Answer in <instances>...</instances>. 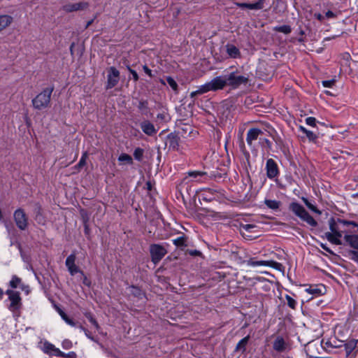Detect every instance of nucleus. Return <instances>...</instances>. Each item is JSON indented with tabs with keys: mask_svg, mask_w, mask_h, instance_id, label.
<instances>
[{
	"mask_svg": "<svg viewBox=\"0 0 358 358\" xmlns=\"http://www.w3.org/2000/svg\"><path fill=\"white\" fill-rule=\"evenodd\" d=\"M71 345H72L71 342L68 340H66L62 343L63 348H66V349L71 348Z\"/></svg>",
	"mask_w": 358,
	"mask_h": 358,
	"instance_id": "de8ad7c7",
	"label": "nucleus"
},
{
	"mask_svg": "<svg viewBox=\"0 0 358 358\" xmlns=\"http://www.w3.org/2000/svg\"><path fill=\"white\" fill-rule=\"evenodd\" d=\"M350 254L351 255V259L358 263V252L351 251Z\"/></svg>",
	"mask_w": 358,
	"mask_h": 358,
	"instance_id": "37998d69",
	"label": "nucleus"
},
{
	"mask_svg": "<svg viewBox=\"0 0 358 358\" xmlns=\"http://www.w3.org/2000/svg\"><path fill=\"white\" fill-rule=\"evenodd\" d=\"M259 143L262 144L266 143L268 146H270L271 142L266 138H259Z\"/></svg>",
	"mask_w": 358,
	"mask_h": 358,
	"instance_id": "3c124183",
	"label": "nucleus"
},
{
	"mask_svg": "<svg viewBox=\"0 0 358 358\" xmlns=\"http://www.w3.org/2000/svg\"><path fill=\"white\" fill-rule=\"evenodd\" d=\"M187 174L189 176L193 177L194 178L196 179L197 181L200 182V178L205 176L206 175V173L199 171H189Z\"/></svg>",
	"mask_w": 358,
	"mask_h": 358,
	"instance_id": "bb28decb",
	"label": "nucleus"
},
{
	"mask_svg": "<svg viewBox=\"0 0 358 358\" xmlns=\"http://www.w3.org/2000/svg\"><path fill=\"white\" fill-rule=\"evenodd\" d=\"M314 16L320 21L323 20V19L324 18V17L320 13H315Z\"/></svg>",
	"mask_w": 358,
	"mask_h": 358,
	"instance_id": "4d7b16f0",
	"label": "nucleus"
},
{
	"mask_svg": "<svg viewBox=\"0 0 358 358\" xmlns=\"http://www.w3.org/2000/svg\"><path fill=\"white\" fill-rule=\"evenodd\" d=\"M265 0H259L257 2L254 3H249L248 6V9L251 10H260L264 8Z\"/></svg>",
	"mask_w": 358,
	"mask_h": 358,
	"instance_id": "a878e982",
	"label": "nucleus"
},
{
	"mask_svg": "<svg viewBox=\"0 0 358 358\" xmlns=\"http://www.w3.org/2000/svg\"><path fill=\"white\" fill-rule=\"evenodd\" d=\"M88 4L86 2L69 3L63 6V10L66 12H74L83 10L87 8Z\"/></svg>",
	"mask_w": 358,
	"mask_h": 358,
	"instance_id": "ddd939ff",
	"label": "nucleus"
},
{
	"mask_svg": "<svg viewBox=\"0 0 358 358\" xmlns=\"http://www.w3.org/2000/svg\"><path fill=\"white\" fill-rule=\"evenodd\" d=\"M262 134H263V131L259 129H257V128L250 129L247 132V136H246L247 143L250 146H252L253 142L255 141H257V139L259 140V138H261Z\"/></svg>",
	"mask_w": 358,
	"mask_h": 358,
	"instance_id": "9d476101",
	"label": "nucleus"
},
{
	"mask_svg": "<svg viewBox=\"0 0 358 358\" xmlns=\"http://www.w3.org/2000/svg\"><path fill=\"white\" fill-rule=\"evenodd\" d=\"M249 3H236V5L240 8H248V6Z\"/></svg>",
	"mask_w": 358,
	"mask_h": 358,
	"instance_id": "6e6d98bb",
	"label": "nucleus"
},
{
	"mask_svg": "<svg viewBox=\"0 0 358 358\" xmlns=\"http://www.w3.org/2000/svg\"><path fill=\"white\" fill-rule=\"evenodd\" d=\"M320 246H321V248H322V249H324V250H326L327 252H329V253H332V252L329 249V248H328V247H327V245H326L325 244L322 243V244L320 245Z\"/></svg>",
	"mask_w": 358,
	"mask_h": 358,
	"instance_id": "bf43d9fd",
	"label": "nucleus"
},
{
	"mask_svg": "<svg viewBox=\"0 0 358 358\" xmlns=\"http://www.w3.org/2000/svg\"><path fill=\"white\" fill-rule=\"evenodd\" d=\"M226 50L228 55L231 58H238L241 57L239 50L232 44H227L226 45Z\"/></svg>",
	"mask_w": 358,
	"mask_h": 358,
	"instance_id": "6ab92c4d",
	"label": "nucleus"
},
{
	"mask_svg": "<svg viewBox=\"0 0 358 358\" xmlns=\"http://www.w3.org/2000/svg\"><path fill=\"white\" fill-rule=\"evenodd\" d=\"M14 220L17 227L21 230H25L28 226V219L22 209H17L14 213Z\"/></svg>",
	"mask_w": 358,
	"mask_h": 358,
	"instance_id": "423d86ee",
	"label": "nucleus"
},
{
	"mask_svg": "<svg viewBox=\"0 0 358 358\" xmlns=\"http://www.w3.org/2000/svg\"><path fill=\"white\" fill-rule=\"evenodd\" d=\"M274 30L279 31V32H282L285 34H287L291 32L292 29H291L290 26H289V25H282V26L274 27Z\"/></svg>",
	"mask_w": 358,
	"mask_h": 358,
	"instance_id": "c756f323",
	"label": "nucleus"
},
{
	"mask_svg": "<svg viewBox=\"0 0 358 358\" xmlns=\"http://www.w3.org/2000/svg\"><path fill=\"white\" fill-rule=\"evenodd\" d=\"M129 71H130L131 73L132 74L134 80H137L138 78L137 73L135 71H134V70H132L131 69H129Z\"/></svg>",
	"mask_w": 358,
	"mask_h": 358,
	"instance_id": "5fc2aeb1",
	"label": "nucleus"
},
{
	"mask_svg": "<svg viewBox=\"0 0 358 358\" xmlns=\"http://www.w3.org/2000/svg\"><path fill=\"white\" fill-rule=\"evenodd\" d=\"M80 329H81L82 331H84V333H85V336H86L88 338H90V340H92V341H94V337L91 336V334H90V333L89 332V331H87V329H85V328H83V327H80Z\"/></svg>",
	"mask_w": 358,
	"mask_h": 358,
	"instance_id": "49530a36",
	"label": "nucleus"
},
{
	"mask_svg": "<svg viewBox=\"0 0 358 358\" xmlns=\"http://www.w3.org/2000/svg\"><path fill=\"white\" fill-rule=\"evenodd\" d=\"M85 232L88 233V227L87 225H85Z\"/></svg>",
	"mask_w": 358,
	"mask_h": 358,
	"instance_id": "e2e57ef3",
	"label": "nucleus"
},
{
	"mask_svg": "<svg viewBox=\"0 0 358 358\" xmlns=\"http://www.w3.org/2000/svg\"><path fill=\"white\" fill-rule=\"evenodd\" d=\"M254 226L252 224H245L243 226V229L247 231H250L251 229H252Z\"/></svg>",
	"mask_w": 358,
	"mask_h": 358,
	"instance_id": "864d4df0",
	"label": "nucleus"
},
{
	"mask_svg": "<svg viewBox=\"0 0 358 358\" xmlns=\"http://www.w3.org/2000/svg\"><path fill=\"white\" fill-rule=\"evenodd\" d=\"M357 342V340H352L348 343L347 346L348 348L352 350L356 347Z\"/></svg>",
	"mask_w": 358,
	"mask_h": 358,
	"instance_id": "c03bdc74",
	"label": "nucleus"
},
{
	"mask_svg": "<svg viewBox=\"0 0 358 358\" xmlns=\"http://www.w3.org/2000/svg\"><path fill=\"white\" fill-rule=\"evenodd\" d=\"M226 86H229L232 89H236L241 85H245L249 80V76L247 74L241 75L238 69L224 75Z\"/></svg>",
	"mask_w": 358,
	"mask_h": 358,
	"instance_id": "7ed1b4c3",
	"label": "nucleus"
},
{
	"mask_svg": "<svg viewBox=\"0 0 358 358\" xmlns=\"http://www.w3.org/2000/svg\"><path fill=\"white\" fill-rule=\"evenodd\" d=\"M247 265L252 267L270 266L273 268H278L280 266V264L274 261H254L252 259H250L247 262Z\"/></svg>",
	"mask_w": 358,
	"mask_h": 358,
	"instance_id": "4468645a",
	"label": "nucleus"
},
{
	"mask_svg": "<svg viewBox=\"0 0 358 358\" xmlns=\"http://www.w3.org/2000/svg\"><path fill=\"white\" fill-rule=\"evenodd\" d=\"M120 73L114 67H110L108 75L107 88H112L115 86L119 81Z\"/></svg>",
	"mask_w": 358,
	"mask_h": 358,
	"instance_id": "9b49d317",
	"label": "nucleus"
},
{
	"mask_svg": "<svg viewBox=\"0 0 358 358\" xmlns=\"http://www.w3.org/2000/svg\"><path fill=\"white\" fill-rule=\"evenodd\" d=\"M179 138L176 134H169L164 139V149L177 150L179 145Z\"/></svg>",
	"mask_w": 358,
	"mask_h": 358,
	"instance_id": "6e6552de",
	"label": "nucleus"
},
{
	"mask_svg": "<svg viewBox=\"0 0 358 358\" xmlns=\"http://www.w3.org/2000/svg\"><path fill=\"white\" fill-rule=\"evenodd\" d=\"M199 251H197V250H194V251H192V252H190V254H191L192 255H197V254H199Z\"/></svg>",
	"mask_w": 358,
	"mask_h": 358,
	"instance_id": "052dcab7",
	"label": "nucleus"
},
{
	"mask_svg": "<svg viewBox=\"0 0 358 358\" xmlns=\"http://www.w3.org/2000/svg\"><path fill=\"white\" fill-rule=\"evenodd\" d=\"M322 83L324 87H332L335 83V80H324Z\"/></svg>",
	"mask_w": 358,
	"mask_h": 358,
	"instance_id": "a19ab883",
	"label": "nucleus"
},
{
	"mask_svg": "<svg viewBox=\"0 0 358 358\" xmlns=\"http://www.w3.org/2000/svg\"><path fill=\"white\" fill-rule=\"evenodd\" d=\"M357 316H358V312H357Z\"/></svg>",
	"mask_w": 358,
	"mask_h": 358,
	"instance_id": "338daca9",
	"label": "nucleus"
},
{
	"mask_svg": "<svg viewBox=\"0 0 358 358\" xmlns=\"http://www.w3.org/2000/svg\"><path fill=\"white\" fill-rule=\"evenodd\" d=\"M89 320H90V322L94 326V327L96 329H99V324L98 323L96 322V321L92 317H88Z\"/></svg>",
	"mask_w": 358,
	"mask_h": 358,
	"instance_id": "8fccbe9b",
	"label": "nucleus"
},
{
	"mask_svg": "<svg viewBox=\"0 0 358 358\" xmlns=\"http://www.w3.org/2000/svg\"><path fill=\"white\" fill-rule=\"evenodd\" d=\"M129 293L133 294L134 296H140L141 295V290L136 287H130L128 288Z\"/></svg>",
	"mask_w": 358,
	"mask_h": 358,
	"instance_id": "e433bc0d",
	"label": "nucleus"
},
{
	"mask_svg": "<svg viewBox=\"0 0 358 358\" xmlns=\"http://www.w3.org/2000/svg\"><path fill=\"white\" fill-rule=\"evenodd\" d=\"M150 254L152 257V261L155 264L157 261V245L153 244L150 246Z\"/></svg>",
	"mask_w": 358,
	"mask_h": 358,
	"instance_id": "72a5a7b5",
	"label": "nucleus"
},
{
	"mask_svg": "<svg viewBox=\"0 0 358 358\" xmlns=\"http://www.w3.org/2000/svg\"><path fill=\"white\" fill-rule=\"evenodd\" d=\"M273 348L278 352H283L289 349V345L282 336H278L273 343Z\"/></svg>",
	"mask_w": 358,
	"mask_h": 358,
	"instance_id": "f8f14e48",
	"label": "nucleus"
},
{
	"mask_svg": "<svg viewBox=\"0 0 358 358\" xmlns=\"http://www.w3.org/2000/svg\"><path fill=\"white\" fill-rule=\"evenodd\" d=\"M41 350L45 354L51 356L58 357L59 355H64L63 352H62L59 348H56L53 344L48 341H44L42 343Z\"/></svg>",
	"mask_w": 358,
	"mask_h": 358,
	"instance_id": "1a4fd4ad",
	"label": "nucleus"
},
{
	"mask_svg": "<svg viewBox=\"0 0 358 358\" xmlns=\"http://www.w3.org/2000/svg\"><path fill=\"white\" fill-rule=\"evenodd\" d=\"M159 82L162 83V85H166V83L169 84V85L171 87V89L175 91V92H177L178 90V84L175 81L174 79H173L171 77H167L166 78V80L162 79L159 80Z\"/></svg>",
	"mask_w": 358,
	"mask_h": 358,
	"instance_id": "b1692460",
	"label": "nucleus"
},
{
	"mask_svg": "<svg viewBox=\"0 0 358 358\" xmlns=\"http://www.w3.org/2000/svg\"><path fill=\"white\" fill-rule=\"evenodd\" d=\"M336 16V15L332 11H327L325 13V17L327 18H334Z\"/></svg>",
	"mask_w": 358,
	"mask_h": 358,
	"instance_id": "603ef678",
	"label": "nucleus"
},
{
	"mask_svg": "<svg viewBox=\"0 0 358 358\" xmlns=\"http://www.w3.org/2000/svg\"><path fill=\"white\" fill-rule=\"evenodd\" d=\"M20 278H17V276H13L11 280L10 281V285L12 288H16L20 286Z\"/></svg>",
	"mask_w": 358,
	"mask_h": 358,
	"instance_id": "f704fd0d",
	"label": "nucleus"
},
{
	"mask_svg": "<svg viewBox=\"0 0 358 358\" xmlns=\"http://www.w3.org/2000/svg\"><path fill=\"white\" fill-rule=\"evenodd\" d=\"M143 70L145 72L146 74H148L149 76H151V70L149 69L146 66H143Z\"/></svg>",
	"mask_w": 358,
	"mask_h": 358,
	"instance_id": "13d9d810",
	"label": "nucleus"
},
{
	"mask_svg": "<svg viewBox=\"0 0 358 358\" xmlns=\"http://www.w3.org/2000/svg\"><path fill=\"white\" fill-rule=\"evenodd\" d=\"M3 294V290L0 288V300L2 299Z\"/></svg>",
	"mask_w": 358,
	"mask_h": 358,
	"instance_id": "680f3d73",
	"label": "nucleus"
},
{
	"mask_svg": "<svg viewBox=\"0 0 358 358\" xmlns=\"http://www.w3.org/2000/svg\"><path fill=\"white\" fill-rule=\"evenodd\" d=\"M171 120L168 109L164 106L158 107V125L167 123ZM159 126H158V129Z\"/></svg>",
	"mask_w": 358,
	"mask_h": 358,
	"instance_id": "dca6fc26",
	"label": "nucleus"
},
{
	"mask_svg": "<svg viewBox=\"0 0 358 358\" xmlns=\"http://www.w3.org/2000/svg\"><path fill=\"white\" fill-rule=\"evenodd\" d=\"M329 225L330 231L325 232L324 237L328 240L331 243L338 245H341V237L343 236V231L341 226L358 227V224L353 221H347L344 220L338 219L336 220L331 217L329 220Z\"/></svg>",
	"mask_w": 358,
	"mask_h": 358,
	"instance_id": "f257e3e1",
	"label": "nucleus"
},
{
	"mask_svg": "<svg viewBox=\"0 0 358 358\" xmlns=\"http://www.w3.org/2000/svg\"><path fill=\"white\" fill-rule=\"evenodd\" d=\"M173 243L176 247L182 249L187 246V238L185 236H180L176 239H173Z\"/></svg>",
	"mask_w": 358,
	"mask_h": 358,
	"instance_id": "5701e85b",
	"label": "nucleus"
},
{
	"mask_svg": "<svg viewBox=\"0 0 358 358\" xmlns=\"http://www.w3.org/2000/svg\"><path fill=\"white\" fill-rule=\"evenodd\" d=\"M141 129L148 135H152L155 132V127L149 122H143L141 124Z\"/></svg>",
	"mask_w": 358,
	"mask_h": 358,
	"instance_id": "4be33fe9",
	"label": "nucleus"
},
{
	"mask_svg": "<svg viewBox=\"0 0 358 358\" xmlns=\"http://www.w3.org/2000/svg\"><path fill=\"white\" fill-rule=\"evenodd\" d=\"M286 358H290V357H286Z\"/></svg>",
	"mask_w": 358,
	"mask_h": 358,
	"instance_id": "69168bd1",
	"label": "nucleus"
},
{
	"mask_svg": "<svg viewBox=\"0 0 358 358\" xmlns=\"http://www.w3.org/2000/svg\"><path fill=\"white\" fill-rule=\"evenodd\" d=\"M164 130H165V129H164L162 131H164ZM162 133H163V132H162ZM160 136H161V138H163V137H162V134H160Z\"/></svg>",
	"mask_w": 358,
	"mask_h": 358,
	"instance_id": "0e129e2a",
	"label": "nucleus"
},
{
	"mask_svg": "<svg viewBox=\"0 0 358 358\" xmlns=\"http://www.w3.org/2000/svg\"><path fill=\"white\" fill-rule=\"evenodd\" d=\"M118 160L122 163L131 164L132 158L127 154H122L118 157Z\"/></svg>",
	"mask_w": 358,
	"mask_h": 358,
	"instance_id": "7c9ffc66",
	"label": "nucleus"
},
{
	"mask_svg": "<svg viewBox=\"0 0 358 358\" xmlns=\"http://www.w3.org/2000/svg\"><path fill=\"white\" fill-rule=\"evenodd\" d=\"M306 123L311 127L316 126V119L313 117H308L306 119Z\"/></svg>",
	"mask_w": 358,
	"mask_h": 358,
	"instance_id": "58836bf2",
	"label": "nucleus"
},
{
	"mask_svg": "<svg viewBox=\"0 0 358 358\" xmlns=\"http://www.w3.org/2000/svg\"><path fill=\"white\" fill-rule=\"evenodd\" d=\"M13 22V17L9 15H0V32L9 27Z\"/></svg>",
	"mask_w": 358,
	"mask_h": 358,
	"instance_id": "a211bd4d",
	"label": "nucleus"
},
{
	"mask_svg": "<svg viewBox=\"0 0 358 358\" xmlns=\"http://www.w3.org/2000/svg\"><path fill=\"white\" fill-rule=\"evenodd\" d=\"M344 238L350 247L358 250V234L345 235Z\"/></svg>",
	"mask_w": 358,
	"mask_h": 358,
	"instance_id": "aec40b11",
	"label": "nucleus"
},
{
	"mask_svg": "<svg viewBox=\"0 0 358 358\" xmlns=\"http://www.w3.org/2000/svg\"><path fill=\"white\" fill-rule=\"evenodd\" d=\"M264 203L268 208L272 210H277L280 206V202L279 201L271 199H266L264 201Z\"/></svg>",
	"mask_w": 358,
	"mask_h": 358,
	"instance_id": "393cba45",
	"label": "nucleus"
},
{
	"mask_svg": "<svg viewBox=\"0 0 358 358\" xmlns=\"http://www.w3.org/2000/svg\"><path fill=\"white\" fill-rule=\"evenodd\" d=\"M289 208L295 215L306 222L310 226L316 227L317 225V222L315 219L310 215L306 209L299 203L292 202L289 204Z\"/></svg>",
	"mask_w": 358,
	"mask_h": 358,
	"instance_id": "20e7f679",
	"label": "nucleus"
},
{
	"mask_svg": "<svg viewBox=\"0 0 358 358\" xmlns=\"http://www.w3.org/2000/svg\"><path fill=\"white\" fill-rule=\"evenodd\" d=\"M89 320H90V322L94 326V327L96 329H99V324L98 323L96 322V321L92 317H88Z\"/></svg>",
	"mask_w": 358,
	"mask_h": 358,
	"instance_id": "09e8293b",
	"label": "nucleus"
},
{
	"mask_svg": "<svg viewBox=\"0 0 358 358\" xmlns=\"http://www.w3.org/2000/svg\"><path fill=\"white\" fill-rule=\"evenodd\" d=\"M266 175L269 178H275L278 173L277 164L273 159L266 161Z\"/></svg>",
	"mask_w": 358,
	"mask_h": 358,
	"instance_id": "2eb2a0df",
	"label": "nucleus"
},
{
	"mask_svg": "<svg viewBox=\"0 0 358 358\" xmlns=\"http://www.w3.org/2000/svg\"><path fill=\"white\" fill-rule=\"evenodd\" d=\"M166 253V250L164 248L161 247L160 245H158V259L163 257Z\"/></svg>",
	"mask_w": 358,
	"mask_h": 358,
	"instance_id": "a18cd8bd",
	"label": "nucleus"
},
{
	"mask_svg": "<svg viewBox=\"0 0 358 358\" xmlns=\"http://www.w3.org/2000/svg\"><path fill=\"white\" fill-rule=\"evenodd\" d=\"M6 293L10 301V309L12 311L17 310L21 304V298L19 292L8 289Z\"/></svg>",
	"mask_w": 358,
	"mask_h": 358,
	"instance_id": "0eeeda50",
	"label": "nucleus"
},
{
	"mask_svg": "<svg viewBox=\"0 0 358 358\" xmlns=\"http://www.w3.org/2000/svg\"><path fill=\"white\" fill-rule=\"evenodd\" d=\"M75 261L76 256L73 254L69 255L66 259V266L72 275L80 271L78 267L75 264Z\"/></svg>",
	"mask_w": 358,
	"mask_h": 358,
	"instance_id": "f3484780",
	"label": "nucleus"
},
{
	"mask_svg": "<svg viewBox=\"0 0 358 358\" xmlns=\"http://www.w3.org/2000/svg\"><path fill=\"white\" fill-rule=\"evenodd\" d=\"M226 87V80L224 76L215 77L210 81L199 86L198 89L190 94V96L194 98L197 95H201L210 91H217L223 90Z\"/></svg>",
	"mask_w": 358,
	"mask_h": 358,
	"instance_id": "f03ea898",
	"label": "nucleus"
},
{
	"mask_svg": "<svg viewBox=\"0 0 358 358\" xmlns=\"http://www.w3.org/2000/svg\"><path fill=\"white\" fill-rule=\"evenodd\" d=\"M250 339V336H247L242 338L236 345L234 351L235 352H241V353H244L246 350V345Z\"/></svg>",
	"mask_w": 358,
	"mask_h": 358,
	"instance_id": "412c9836",
	"label": "nucleus"
},
{
	"mask_svg": "<svg viewBox=\"0 0 358 358\" xmlns=\"http://www.w3.org/2000/svg\"><path fill=\"white\" fill-rule=\"evenodd\" d=\"M302 201L304 202V203L306 204V206L313 212L315 213H317L318 215H321L322 212L318 210L316 206H315L313 204H312L311 203H310L308 201V200L305 198V197H302L301 198Z\"/></svg>",
	"mask_w": 358,
	"mask_h": 358,
	"instance_id": "c85d7f7f",
	"label": "nucleus"
},
{
	"mask_svg": "<svg viewBox=\"0 0 358 358\" xmlns=\"http://www.w3.org/2000/svg\"><path fill=\"white\" fill-rule=\"evenodd\" d=\"M306 292L310 294L320 295L322 293V290L317 287H310L306 289Z\"/></svg>",
	"mask_w": 358,
	"mask_h": 358,
	"instance_id": "473e14b6",
	"label": "nucleus"
},
{
	"mask_svg": "<svg viewBox=\"0 0 358 358\" xmlns=\"http://www.w3.org/2000/svg\"><path fill=\"white\" fill-rule=\"evenodd\" d=\"M53 89L47 87L39 93L33 100L32 104L34 108L41 110L48 106Z\"/></svg>",
	"mask_w": 358,
	"mask_h": 358,
	"instance_id": "39448f33",
	"label": "nucleus"
},
{
	"mask_svg": "<svg viewBox=\"0 0 358 358\" xmlns=\"http://www.w3.org/2000/svg\"><path fill=\"white\" fill-rule=\"evenodd\" d=\"M287 305L292 309H294L296 306V301L289 295L285 296Z\"/></svg>",
	"mask_w": 358,
	"mask_h": 358,
	"instance_id": "c9c22d12",
	"label": "nucleus"
},
{
	"mask_svg": "<svg viewBox=\"0 0 358 358\" xmlns=\"http://www.w3.org/2000/svg\"><path fill=\"white\" fill-rule=\"evenodd\" d=\"M299 129L306 134V137L310 141H315L317 138V136L311 131L306 129L304 127L300 126Z\"/></svg>",
	"mask_w": 358,
	"mask_h": 358,
	"instance_id": "cd10ccee",
	"label": "nucleus"
},
{
	"mask_svg": "<svg viewBox=\"0 0 358 358\" xmlns=\"http://www.w3.org/2000/svg\"><path fill=\"white\" fill-rule=\"evenodd\" d=\"M59 313L60 316L62 317V318L66 322V323H67L68 324H69L72 327L75 326V322L69 318L64 312L59 310Z\"/></svg>",
	"mask_w": 358,
	"mask_h": 358,
	"instance_id": "2f4dec72",
	"label": "nucleus"
},
{
	"mask_svg": "<svg viewBox=\"0 0 358 358\" xmlns=\"http://www.w3.org/2000/svg\"><path fill=\"white\" fill-rule=\"evenodd\" d=\"M87 152H84L77 165L78 167L79 168H81L83 167V166L85 165L86 164V161H87Z\"/></svg>",
	"mask_w": 358,
	"mask_h": 358,
	"instance_id": "4c0bfd02",
	"label": "nucleus"
},
{
	"mask_svg": "<svg viewBox=\"0 0 358 358\" xmlns=\"http://www.w3.org/2000/svg\"><path fill=\"white\" fill-rule=\"evenodd\" d=\"M134 156L136 159L140 160L143 156V150L140 148L136 149L134 153Z\"/></svg>",
	"mask_w": 358,
	"mask_h": 358,
	"instance_id": "ea45409f",
	"label": "nucleus"
},
{
	"mask_svg": "<svg viewBox=\"0 0 358 358\" xmlns=\"http://www.w3.org/2000/svg\"><path fill=\"white\" fill-rule=\"evenodd\" d=\"M63 355H59V357H66V358H76V355L74 352H70L69 353L63 352Z\"/></svg>",
	"mask_w": 358,
	"mask_h": 358,
	"instance_id": "79ce46f5",
	"label": "nucleus"
}]
</instances>
